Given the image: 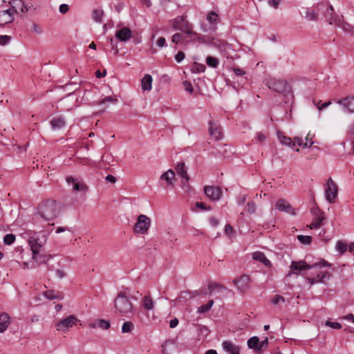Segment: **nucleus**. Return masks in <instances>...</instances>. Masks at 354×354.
Returning <instances> with one entry per match:
<instances>
[{
  "label": "nucleus",
  "mask_w": 354,
  "mask_h": 354,
  "mask_svg": "<svg viewBox=\"0 0 354 354\" xmlns=\"http://www.w3.org/2000/svg\"><path fill=\"white\" fill-rule=\"evenodd\" d=\"M223 349L230 354H239L240 347L230 340H225L222 343Z\"/></svg>",
  "instance_id": "21"
},
{
  "label": "nucleus",
  "mask_w": 354,
  "mask_h": 354,
  "mask_svg": "<svg viewBox=\"0 0 354 354\" xmlns=\"http://www.w3.org/2000/svg\"><path fill=\"white\" fill-rule=\"evenodd\" d=\"M295 140L297 144L299 147H304V148L310 147L313 144V142H310V144H308V142H305V140L302 138H300V137H296L295 138Z\"/></svg>",
  "instance_id": "41"
},
{
  "label": "nucleus",
  "mask_w": 354,
  "mask_h": 354,
  "mask_svg": "<svg viewBox=\"0 0 354 354\" xmlns=\"http://www.w3.org/2000/svg\"><path fill=\"white\" fill-rule=\"evenodd\" d=\"M256 138L258 142L261 143V142H263L266 140V136L261 132H258L256 134Z\"/></svg>",
  "instance_id": "56"
},
{
  "label": "nucleus",
  "mask_w": 354,
  "mask_h": 354,
  "mask_svg": "<svg viewBox=\"0 0 354 354\" xmlns=\"http://www.w3.org/2000/svg\"><path fill=\"white\" fill-rule=\"evenodd\" d=\"M266 85L274 91L288 97L292 95L291 87L286 80L268 77L265 80Z\"/></svg>",
  "instance_id": "6"
},
{
  "label": "nucleus",
  "mask_w": 354,
  "mask_h": 354,
  "mask_svg": "<svg viewBox=\"0 0 354 354\" xmlns=\"http://www.w3.org/2000/svg\"><path fill=\"white\" fill-rule=\"evenodd\" d=\"M10 324V318L8 314L2 313L0 314V333L5 332Z\"/></svg>",
  "instance_id": "24"
},
{
  "label": "nucleus",
  "mask_w": 354,
  "mask_h": 354,
  "mask_svg": "<svg viewBox=\"0 0 354 354\" xmlns=\"http://www.w3.org/2000/svg\"><path fill=\"white\" fill-rule=\"evenodd\" d=\"M103 10L100 9H95L92 12V19L97 22L101 23L102 21Z\"/></svg>",
  "instance_id": "35"
},
{
  "label": "nucleus",
  "mask_w": 354,
  "mask_h": 354,
  "mask_svg": "<svg viewBox=\"0 0 354 354\" xmlns=\"http://www.w3.org/2000/svg\"><path fill=\"white\" fill-rule=\"evenodd\" d=\"M277 138L280 142L286 146L293 147L295 144L292 141L291 138L283 135L280 131H277Z\"/></svg>",
  "instance_id": "29"
},
{
  "label": "nucleus",
  "mask_w": 354,
  "mask_h": 354,
  "mask_svg": "<svg viewBox=\"0 0 354 354\" xmlns=\"http://www.w3.org/2000/svg\"><path fill=\"white\" fill-rule=\"evenodd\" d=\"M335 249L340 254H344L347 250V245L341 241L336 243Z\"/></svg>",
  "instance_id": "42"
},
{
  "label": "nucleus",
  "mask_w": 354,
  "mask_h": 354,
  "mask_svg": "<svg viewBox=\"0 0 354 354\" xmlns=\"http://www.w3.org/2000/svg\"><path fill=\"white\" fill-rule=\"evenodd\" d=\"M330 264L326 261L322 259L319 262L315 263L313 265H308L305 261H292L290 266V271L288 276L291 274H299L302 271L310 270L315 268L330 267Z\"/></svg>",
  "instance_id": "4"
},
{
  "label": "nucleus",
  "mask_w": 354,
  "mask_h": 354,
  "mask_svg": "<svg viewBox=\"0 0 354 354\" xmlns=\"http://www.w3.org/2000/svg\"><path fill=\"white\" fill-rule=\"evenodd\" d=\"M142 306L147 310H151L154 306V302L149 296H145L142 299Z\"/></svg>",
  "instance_id": "31"
},
{
  "label": "nucleus",
  "mask_w": 354,
  "mask_h": 354,
  "mask_svg": "<svg viewBox=\"0 0 354 354\" xmlns=\"http://www.w3.org/2000/svg\"><path fill=\"white\" fill-rule=\"evenodd\" d=\"M50 124L53 129H60L65 126L66 121L63 117L57 116L51 120Z\"/></svg>",
  "instance_id": "26"
},
{
  "label": "nucleus",
  "mask_w": 354,
  "mask_h": 354,
  "mask_svg": "<svg viewBox=\"0 0 354 354\" xmlns=\"http://www.w3.org/2000/svg\"><path fill=\"white\" fill-rule=\"evenodd\" d=\"M118 101L116 98H113L111 96H107L104 97L102 100H101L99 102V104H104L106 102H111V103H115Z\"/></svg>",
  "instance_id": "49"
},
{
  "label": "nucleus",
  "mask_w": 354,
  "mask_h": 354,
  "mask_svg": "<svg viewBox=\"0 0 354 354\" xmlns=\"http://www.w3.org/2000/svg\"><path fill=\"white\" fill-rule=\"evenodd\" d=\"M59 213V205L55 201L48 200L41 203L37 209V213L35 215V219H38L39 217L45 221H53L55 219Z\"/></svg>",
  "instance_id": "2"
},
{
  "label": "nucleus",
  "mask_w": 354,
  "mask_h": 354,
  "mask_svg": "<svg viewBox=\"0 0 354 354\" xmlns=\"http://www.w3.org/2000/svg\"><path fill=\"white\" fill-rule=\"evenodd\" d=\"M247 201V195L243 194L237 198V203L239 205H243Z\"/></svg>",
  "instance_id": "58"
},
{
  "label": "nucleus",
  "mask_w": 354,
  "mask_h": 354,
  "mask_svg": "<svg viewBox=\"0 0 354 354\" xmlns=\"http://www.w3.org/2000/svg\"><path fill=\"white\" fill-rule=\"evenodd\" d=\"M10 40V37L8 35H0V45H6Z\"/></svg>",
  "instance_id": "54"
},
{
  "label": "nucleus",
  "mask_w": 354,
  "mask_h": 354,
  "mask_svg": "<svg viewBox=\"0 0 354 354\" xmlns=\"http://www.w3.org/2000/svg\"><path fill=\"white\" fill-rule=\"evenodd\" d=\"M185 53L183 51H179L175 56V60L178 63H180L185 59Z\"/></svg>",
  "instance_id": "55"
},
{
  "label": "nucleus",
  "mask_w": 354,
  "mask_h": 354,
  "mask_svg": "<svg viewBox=\"0 0 354 354\" xmlns=\"http://www.w3.org/2000/svg\"><path fill=\"white\" fill-rule=\"evenodd\" d=\"M209 222L210 225L213 227H216L219 223L218 220L216 218L213 217V216L209 218Z\"/></svg>",
  "instance_id": "64"
},
{
  "label": "nucleus",
  "mask_w": 354,
  "mask_h": 354,
  "mask_svg": "<svg viewBox=\"0 0 354 354\" xmlns=\"http://www.w3.org/2000/svg\"><path fill=\"white\" fill-rule=\"evenodd\" d=\"M204 192L207 198L212 201H217L221 196V190L218 187L205 186Z\"/></svg>",
  "instance_id": "13"
},
{
  "label": "nucleus",
  "mask_w": 354,
  "mask_h": 354,
  "mask_svg": "<svg viewBox=\"0 0 354 354\" xmlns=\"http://www.w3.org/2000/svg\"><path fill=\"white\" fill-rule=\"evenodd\" d=\"M206 64L209 66V67H212V68H217L218 65V60L217 58L216 57H212V56H208L207 58H206Z\"/></svg>",
  "instance_id": "38"
},
{
  "label": "nucleus",
  "mask_w": 354,
  "mask_h": 354,
  "mask_svg": "<svg viewBox=\"0 0 354 354\" xmlns=\"http://www.w3.org/2000/svg\"><path fill=\"white\" fill-rule=\"evenodd\" d=\"M306 17L309 20H316L318 17V14L313 8H307L306 11Z\"/></svg>",
  "instance_id": "37"
},
{
  "label": "nucleus",
  "mask_w": 354,
  "mask_h": 354,
  "mask_svg": "<svg viewBox=\"0 0 354 354\" xmlns=\"http://www.w3.org/2000/svg\"><path fill=\"white\" fill-rule=\"evenodd\" d=\"M183 86H184L185 90L187 92H188L189 93H193V86H192V84H191V82H189L188 81H185L183 82Z\"/></svg>",
  "instance_id": "53"
},
{
  "label": "nucleus",
  "mask_w": 354,
  "mask_h": 354,
  "mask_svg": "<svg viewBox=\"0 0 354 354\" xmlns=\"http://www.w3.org/2000/svg\"><path fill=\"white\" fill-rule=\"evenodd\" d=\"M268 344V337H266L261 342H259L258 351H260L263 347L267 346Z\"/></svg>",
  "instance_id": "59"
},
{
  "label": "nucleus",
  "mask_w": 354,
  "mask_h": 354,
  "mask_svg": "<svg viewBox=\"0 0 354 354\" xmlns=\"http://www.w3.org/2000/svg\"><path fill=\"white\" fill-rule=\"evenodd\" d=\"M308 280L309 281L311 285H313L317 283H322L323 277H320V274H318L315 277L308 278Z\"/></svg>",
  "instance_id": "48"
},
{
  "label": "nucleus",
  "mask_w": 354,
  "mask_h": 354,
  "mask_svg": "<svg viewBox=\"0 0 354 354\" xmlns=\"http://www.w3.org/2000/svg\"><path fill=\"white\" fill-rule=\"evenodd\" d=\"M134 328V325L131 322H126L122 326V333H130Z\"/></svg>",
  "instance_id": "40"
},
{
  "label": "nucleus",
  "mask_w": 354,
  "mask_h": 354,
  "mask_svg": "<svg viewBox=\"0 0 354 354\" xmlns=\"http://www.w3.org/2000/svg\"><path fill=\"white\" fill-rule=\"evenodd\" d=\"M209 131L215 140H219L222 136L221 127L211 121L209 122Z\"/></svg>",
  "instance_id": "23"
},
{
  "label": "nucleus",
  "mask_w": 354,
  "mask_h": 354,
  "mask_svg": "<svg viewBox=\"0 0 354 354\" xmlns=\"http://www.w3.org/2000/svg\"><path fill=\"white\" fill-rule=\"evenodd\" d=\"M271 302L274 305H277L280 302H285V299L282 296L277 295L272 299Z\"/></svg>",
  "instance_id": "50"
},
{
  "label": "nucleus",
  "mask_w": 354,
  "mask_h": 354,
  "mask_svg": "<svg viewBox=\"0 0 354 354\" xmlns=\"http://www.w3.org/2000/svg\"><path fill=\"white\" fill-rule=\"evenodd\" d=\"M282 0H268V5L273 9H278L281 5Z\"/></svg>",
  "instance_id": "45"
},
{
  "label": "nucleus",
  "mask_w": 354,
  "mask_h": 354,
  "mask_svg": "<svg viewBox=\"0 0 354 354\" xmlns=\"http://www.w3.org/2000/svg\"><path fill=\"white\" fill-rule=\"evenodd\" d=\"M66 182L68 185L72 186V189L75 192H84L87 189V187L84 183L79 181H75V178H73V177H68L66 178Z\"/></svg>",
  "instance_id": "22"
},
{
  "label": "nucleus",
  "mask_w": 354,
  "mask_h": 354,
  "mask_svg": "<svg viewBox=\"0 0 354 354\" xmlns=\"http://www.w3.org/2000/svg\"><path fill=\"white\" fill-rule=\"evenodd\" d=\"M234 232V230L232 228V227L229 225V224H227L225 227V233L228 235V236H230Z\"/></svg>",
  "instance_id": "62"
},
{
  "label": "nucleus",
  "mask_w": 354,
  "mask_h": 354,
  "mask_svg": "<svg viewBox=\"0 0 354 354\" xmlns=\"http://www.w3.org/2000/svg\"><path fill=\"white\" fill-rule=\"evenodd\" d=\"M156 44L160 48L165 47L167 46L166 39L164 37H160L157 40Z\"/></svg>",
  "instance_id": "57"
},
{
  "label": "nucleus",
  "mask_w": 354,
  "mask_h": 354,
  "mask_svg": "<svg viewBox=\"0 0 354 354\" xmlns=\"http://www.w3.org/2000/svg\"><path fill=\"white\" fill-rule=\"evenodd\" d=\"M69 10L68 6L66 3H62L59 6V10L62 14L66 13Z\"/></svg>",
  "instance_id": "60"
},
{
  "label": "nucleus",
  "mask_w": 354,
  "mask_h": 354,
  "mask_svg": "<svg viewBox=\"0 0 354 354\" xmlns=\"http://www.w3.org/2000/svg\"><path fill=\"white\" fill-rule=\"evenodd\" d=\"M325 17L329 21V24H335L339 26H342V21L340 17L335 15V11L333 6L330 5L328 6L327 10L325 12Z\"/></svg>",
  "instance_id": "15"
},
{
  "label": "nucleus",
  "mask_w": 354,
  "mask_h": 354,
  "mask_svg": "<svg viewBox=\"0 0 354 354\" xmlns=\"http://www.w3.org/2000/svg\"><path fill=\"white\" fill-rule=\"evenodd\" d=\"M207 21L210 24V25L212 27V30L214 31L216 29V24L218 22V15L216 13H215L214 11H212L209 12L207 17Z\"/></svg>",
  "instance_id": "30"
},
{
  "label": "nucleus",
  "mask_w": 354,
  "mask_h": 354,
  "mask_svg": "<svg viewBox=\"0 0 354 354\" xmlns=\"http://www.w3.org/2000/svg\"><path fill=\"white\" fill-rule=\"evenodd\" d=\"M259 339L257 336H253L248 340V346L250 349H254L258 351Z\"/></svg>",
  "instance_id": "32"
},
{
  "label": "nucleus",
  "mask_w": 354,
  "mask_h": 354,
  "mask_svg": "<svg viewBox=\"0 0 354 354\" xmlns=\"http://www.w3.org/2000/svg\"><path fill=\"white\" fill-rule=\"evenodd\" d=\"M132 37V31L127 27H123L115 32L118 40L123 42L127 41Z\"/></svg>",
  "instance_id": "19"
},
{
  "label": "nucleus",
  "mask_w": 354,
  "mask_h": 354,
  "mask_svg": "<svg viewBox=\"0 0 354 354\" xmlns=\"http://www.w3.org/2000/svg\"><path fill=\"white\" fill-rule=\"evenodd\" d=\"M14 20V15L12 10H0V26H3L7 24H10Z\"/></svg>",
  "instance_id": "18"
},
{
  "label": "nucleus",
  "mask_w": 354,
  "mask_h": 354,
  "mask_svg": "<svg viewBox=\"0 0 354 354\" xmlns=\"http://www.w3.org/2000/svg\"><path fill=\"white\" fill-rule=\"evenodd\" d=\"M233 283L239 291L244 292L249 288L250 277L246 274H243L239 278L234 279Z\"/></svg>",
  "instance_id": "14"
},
{
  "label": "nucleus",
  "mask_w": 354,
  "mask_h": 354,
  "mask_svg": "<svg viewBox=\"0 0 354 354\" xmlns=\"http://www.w3.org/2000/svg\"><path fill=\"white\" fill-rule=\"evenodd\" d=\"M205 70V66L202 64L194 63V65L192 68V71L197 73H203Z\"/></svg>",
  "instance_id": "46"
},
{
  "label": "nucleus",
  "mask_w": 354,
  "mask_h": 354,
  "mask_svg": "<svg viewBox=\"0 0 354 354\" xmlns=\"http://www.w3.org/2000/svg\"><path fill=\"white\" fill-rule=\"evenodd\" d=\"M23 237L28 241L31 251L41 250L45 245L48 234L46 232H24Z\"/></svg>",
  "instance_id": "3"
},
{
  "label": "nucleus",
  "mask_w": 354,
  "mask_h": 354,
  "mask_svg": "<svg viewBox=\"0 0 354 354\" xmlns=\"http://www.w3.org/2000/svg\"><path fill=\"white\" fill-rule=\"evenodd\" d=\"M67 232L68 234V238H72V236H73V230L72 227H57L56 229H55V233L57 234H59V233H62V232Z\"/></svg>",
  "instance_id": "36"
},
{
  "label": "nucleus",
  "mask_w": 354,
  "mask_h": 354,
  "mask_svg": "<svg viewBox=\"0 0 354 354\" xmlns=\"http://www.w3.org/2000/svg\"><path fill=\"white\" fill-rule=\"evenodd\" d=\"M324 218V216H320V214L319 213V216L315 217L313 222L310 225V227L311 229H317L320 227Z\"/></svg>",
  "instance_id": "34"
},
{
  "label": "nucleus",
  "mask_w": 354,
  "mask_h": 354,
  "mask_svg": "<svg viewBox=\"0 0 354 354\" xmlns=\"http://www.w3.org/2000/svg\"><path fill=\"white\" fill-rule=\"evenodd\" d=\"M151 225V219L145 214H140L134 225L133 231L136 233L145 234Z\"/></svg>",
  "instance_id": "8"
},
{
  "label": "nucleus",
  "mask_w": 354,
  "mask_h": 354,
  "mask_svg": "<svg viewBox=\"0 0 354 354\" xmlns=\"http://www.w3.org/2000/svg\"><path fill=\"white\" fill-rule=\"evenodd\" d=\"M326 325L327 326H329L333 329H340L342 328V325L338 323V322H330V321H327L326 322Z\"/></svg>",
  "instance_id": "51"
},
{
  "label": "nucleus",
  "mask_w": 354,
  "mask_h": 354,
  "mask_svg": "<svg viewBox=\"0 0 354 354\" xmlns=\"http://www.w3.org/2000/svg\"><path fill=\"white\" fill-rule=\"evenodd\" d=\"M114 306L116 312L122 316H128L129 313H131L133 306L127 295L125 292L120 291L115 299Z\"/></svg>",
  "instance_id": "5"
},
{
  "label": "nucleus",
  "mask_w": 354,
  "mask_h": 354,
  "mask_svg": "<svg viewBox=\"0 0 354 354\" xmlns=\"http://www.w3.org/2000/svg\"><path fill=\"white\" fill-rule=\"evenodd\" d=\"M185 15L178 16L171 21L172 27L177 30H180L187 35L192 41H201V36L194 31V26L187 20Z\"/></svg>",
  "instance_id": "1"
},
{
  "label": "nucleus",
  "mask_w": 354,
  "mask_h": 354,
  "mask_svg": "<svg viewBox=\"0 0 354 354\" xmlns=\"http://www.w3.org/2000/svg\"><path fill=\"white\" fill-rule=\"evenodd\" d=\"M297 239L304 245H309L312 241L310 236L298 235Z\"/></svg>",
  "instance_id": "44"
},
{
  "label": "nucleus",
  "mask_w": 354,
  "mask_h": 354,
  "mask_svg": "<svg viewBox=\"0 0 354 354\" xmlns=\"http://www.w3.org/2000/svg\"><path fill=\"white\" fill-rule=\"evenodd\" d=\"M247 210L249 214H254L256 211V205L254 202H249L247 204Z\"/></svg>",
  "instance_id": "52"
},
{
  "label": "nucleus",
  "mask_w": 354,
  "mask_h": 354,
  "mask_svg": "<svg viewBox=\"0 0 354 354\" xmlns=\"http://www.w3.org/2000/svg\"><path fill=\"white\" fill-rule=\"evenodd\" d=\"M334 102L340 106L343 113L346 114L354 113V95H348L339 100H335Z\"/></svg>",
  "instance_id": "9"
},
{
  "label": "nucleus",
  "mask_w": 354,
  "mask_h": 354,
  "mask_svg": "<svg viewBox=\"0 0 354 354\" xmlns=\"http://www.w3.org/2000/svg\"><path fill=\"white\" fill-rule=\"evenodd\" d=\"M9 4L11 6V8H9V10H13L14 15L19 12L26 13L28 11V6L24 4L22 0H11L9 1Z\"/></svg>",
  "instance_id": "17"
},
{
  "label": "nucleus",
  "mask_w": 354,
  "mask_h": 354,
  "mask_svg": "<svg viewBox=\"0 0 354 354\" xmlns=\"http://www.w3.org/2000/svg\"><path fill=\"white\" fill-rule=\"evenodd\" d=\"M77 322V319L75 316H68L56 324V329L58 331L65 333L68 331L70 328L75 325Z\"/></svg>",
  "instance_id": "11"
},
{
  "label": "nucleus",
  "mask_w": 354,
  "mask_h": 354,
  "mask_svg": "<svg viewBox=\"0 0 354 354\" xmlns=\"http://www.w3.org/2000/svg\"><path fill=\"white\" fill-rule=\"evenodd\" d=\"M176 171L177 174L182 178V187L185 189V187H187V183L189 180L185 163L178 162L176 165Z\"/></svg>",
  "instance_id": "16"
},
{
  "label": "nucleus",
  "mask_w": 354,
  "mask_h": 354,
  "mask_svg": "<svg viewBox=\"0 0 354 354\" xmlns=\"http://www.w3.org/2000/svg\"><path fill=\"white\" fill-rule=\"evenodd\" d=\"M338 189L337 186L333 180L331 178H330L326 185L325 187V198L327 201L330 203H333L335 201V199L337 196Z\"/></svg>",
  "instance_id": "10"
},
{
  "label": "nucleus",
  "mask_w": 354,
  "mask_h": 354,
  "mask_svg": "<svg viewBox=\"0 0 354 354\" xmlns=\"http://www.w3.org/2000/svg\"><path fill=\"white\" fill-rule=\"evenodd\" d=\"M153 78L151 75H145L141 81L142 88L144 91H151L152 87Z\"/></svg>",
  "instance_id": "27"
},
{
  "label": "nucleus",
  "mask_w": 354,
  "mask_h": 354,
  "mask_svg": "<svg viewBox=\"0 0 354 354\" xmlns=\"http://www.w3.org/2000/svg\"><path fill=\"white\" fill-rule=\"evenodd\" d=\"M275 207L280 212H284L290 214H295L294 209L286 201L283 199H279L276 203Z\"/></svg>",
  "instance_id": "20"
},
{
  "label": "nucleus",
  "mask_w": 354,
  "mask_h": 354,
  "mask_svg": "<svg viewBox=\"0 0 354 354\" xmlns=\"http://www.w3.org/2000/svg\"><path fill=\"white\" fill-rule=\"evenodd\" d=\"M32 257L30 261H24L21 263L23 269H33L41 263H47L51 258V255L41 253V250L31 251Z\"/></svg>",
  "instance_id": "7"
},
{
  "label": "nucleus",
  "mask_w": 354,
  "mask_h": 354,
  "mask_svg": "<svg viewBox=\"0 0 354 354\" xmlns=\"http://www.w3.org/2000/svg\"><path fill=\"white\" fill-rule=\"evenodd\" d=\"M252 258L256 261L261 262L268 267H270L272 265L271 261L266 257L263 252H255L252 254Z\"/></svg>",
  "instance_id": "25"
},
{
  "label": "nucleus",
  "mask_w": 354,
  "mask_h": 354,
  "mask_svg": "<svg viewBox=\"0 0 354 354\" xmlns=\"http://www.w3.org/2000/svg\"><path fill=\"white\" fill-rule=\"evenodd\" d=\"M44 295L47 299L50 300L62 299V294L58 292H55L54 290L46 291Z\"/></svg>",
  "instance_id": "33"
},
{
  "label": "nucleus",
  "mask_w": 354,
  "mask_h": 354,
  "mask_svg": "<svg viewBox=\"0 0 354 354\" xmlns=\"http://www.w3.org/2000/svg\"><path fill=\"white\" fill-rule=\"evenodd\" d=\"M207 290L209 294H213L214 292H218L225 290L226 288L218 283L210 282L208 285Z\"/></svg>",
  "instance_id": "28"
},
{
  "label": "nucleus",
  "mask_w": 354,
  "mask_h": 354,
  "mask_svg": "<svg viewBox=\"0 0 354 354\" xmlns=\"http://www.w3.org/2000/svg\"><path fill=\"white\" fill-rule=\"evenodd\" d=\"M185 38L186 37L184 36L183 34L176 32L172 36L171 41L173 43L178 44L183 42L185 39Z\"/></svg>",
  "instance_id": "39"
},
{
  "label": "nucleus",
  "mask_w": 354,
  "mask_h": 354,
  "mask_svg": "<svg viewBox=\"0 0 354 354\" xmlns=\"http://www.w3.org/2000/svg\"><path fill=\"white\" fill-rule=\"evenodd\" d=\"M15 241V236L12 234H7L3 237V243L5 245H10Z\"/></svg>",
  "instance_id": "43"
},
{
  "label": "nucleus",
  "mask_w": 354,
  "mask_h": 354,
  "mask_svg": "<svg viewBox=\"0 0 354 354\" xmlns=\"http://www.w3.org/2000/svg\"><path fill=\"white\" fill-rule=\"evenodd\" d=\"M175 181V173L172 169H168L160 177V184L162 187L167 188L174 186Z\"/></svg>",
  "instance_id": "12"
},
{
  "label": "nucleus",
  "mask_w": 354,
  "mask_h": 354,
  "mask_svg": "<svg viewBox=\"0 0 354 354\" xmlns=\"http://www.w3.org/2000/svg\"><path fill=\"white\" fill-rule=\"evenodd\" d=\"M97 326L102 329H108L110 327V322L105 319H100L97 322Z\"/></svg>",
  "instance_id": "47"
},
{
  "label": "nucleus",
  "mask_w": 354,
  "mask_h": 354,
  "mask_svg": "<svg viewBox=\"0 0 354 354\" xmlns=\"http://www.w3.org/2000/svg\"><path fill=\"white\" fill-rule=\"evenodd\" d=\"M209 310V307L206 305V304H203L202 306H201L200 307H198V313H200V314H203V313H205L207 311Z\"/></svg>",
  "instance_id": "61"
},
{
  "label": "nucleus",
  "mask_w": 354,
  "mask_h": 354,
  "mask_svg": "<svg viewBox=\"0 0 354 354\" xmlns=\"http://www.w3.org/2000/svg\"><path fill=\"white\" fill-rule=\"evenodd\" d=\"M32 30L38 35H40L42 33V29L41 28V27L39 25H37L36 24H32Z\"/></svg>",
  "instance_id": "63"
}]
</instances>
